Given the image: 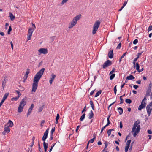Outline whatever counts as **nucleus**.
Returning a JSON list of instances; mask_svg holds the SVG:
<instances>
[{"label": "nucleus", "instance_id": "f257e3e1", "mask_svg": "<svg viewBox=\"0 0 152 152\" xmlns=\"http://www.w3.org/2000/svg\"><path fill=\"white\" fill-rule=\"evenodd\" d=\"M45 70L44 68H42L34 76L32 84V92H35L38 87V83L42 77Z\"/></svg>", "mask_w": 152, "mask_h": 152}, {"label": "nucleus", "instance_id": "f03ea898", "mask_svg": "<svg viewBox=\"0 0 152 152\" xmlns=\"http://www.w3.org/2000/svg\"><path fill=\"white\" fill-rule=\"evenodd\" d=\"M140 122V121L138 120L134 123L131 131L134 137L136 136L140 131V125H139Z\"/></svg>", "mask_w": 152, "mask_h": 152}, {"label": "nucleus", "instance_id": "7ed1b4c3", "mask_svg": "<svg viewBox=\"0 0 152 152\" xmlns=\"http://www.w3.org/2000/svg\"><path fill=\"white\" fill-rule=\"evenodd\" d=\"M81 15L79 14L74 17L72 21L69 24L68 28L71 29L73 28L77 24V21L81 18Z\"/></svg>", "mask_w": 152, "mask_h": 152}, {"label": "nucleus", "instance_id": "20e7f679", "mask_svg": "<svg viewBox=\"0 0 152 152\" xmlns=\"http://www.w3.org/2000/svg\"><path fill=\"white\" fill-rule=\"evenodd\" d=\"M100 25V22L99 20H97L95 22L93 27L92 33L93 34H96Z\"/></svg>", "mask_w": 152, "mask_h": 152}, {"label": "nucleus", "instance_id": "39448f33", "mask_svg": "<svg viewBox=\"0 0 152 152\" xmlns=\"http://www.w3.org/2000/svg\"><path fill=\"white\" fill-rule=\"evenodd\" d=\"M34 30V28H29L28 30V34L27 35L28 40H30L33 32Z\"/></svg>", "mask_w": 152, "mask_h": 152}, {"label": "nucleus", "instance_id": "423d86ee", "mask_svg": "<svg viewBox=\"0 0 152 152\" xmlns=\"http://www.w3.org/2000/svg\"><path fill=\"white\" fill-rule=\"evenodd\" d=\"M112 64L111 61L109 60H108L103 64L102 68L103 69H105L106 67L111 65Z\"/></svg>", "mask_w": 152, "mask_h": 152}, {"label": "nucleus", "instance_id": "0eeeda50", "mask_svg": "<svg viewBox=\"0 0 152 152\" xmlns=\"http://www.w3.org/2000/svg\"><path fill=\"white\" fill-rule=\"evenodd\" d=\"M38 51L40 53V54H45L48 53V49L47 48H40L38 50Z\"/></svg>", "mask_w": 152, "mask_h": 152}, {"label": "nucleus", "instance_id": "6e6552de", "mask_svg": "<svg viewBox=\"0 0 152 152\" xmlns=\"http://www.w3.org/2000/svg\"><path fill=\"white\" fill-rule=\"evenodd\" d=\"M49 129H47L44 133V134L42 138V140L43 141H45L46 139L47 138Z\"/></svg>", "mask_w": 152, "mask_h": 152}, {"label": "nucleus", "instance_id": "1a4fd4ad", "mask_svg": "<svg viewBox=\"0 0 152 152\" xmlns=\"http://www.w3.org/2000/svg\"><path fill=\"white\" fill-rule=\"evenodd\" d=\"M146 110L149 116L150 115L152 111V107L150 106V105H148L146 107Z\"/></svg>", "mask_w": 152, "mask_h": 152}, {"label": "nucleus", "instance_id": "9d476101", "mask_svg": "<svg viewBox=\"0 0 152 152\" xmlns=\"http://www.w3.org/2000/svg\"><path fill=\"white\" fill-rule=\"evenodd\" d=\"M26 103V99L25 98L23 99L20 103L19 105L24 107Z\"/></svg>", "mask_w": 152, "mask_h": 152}, {"label": "nucleus", "instance_id": "9b49d317", "mask_svg": "<svg viewBox=\"0 0 152 152\" xmlns=\"http://www.w3.org/2000/svg\"><path fill=\"white\" fill-rule=\"evenodd\" d=\"M146 106V103H143L141 102V104L139 106L138 108V110H141L145 108Z\"/></svg>", "mask_w": 152, "mask_h": 152}, {"label": "nucleus", "instance_id": "f8f14e48", "mask_svg": "<svg viewBox=\"0 0 152 152\" xmlns=\"http://www.w3.org/2000/svg\"><path fill=\"white\" fill-rule=\"evenodd\" d=\"M34 107V104H31L30 107L28 109L27 114V117H28L31 113L32 110Z\"/></svg>", "mask_w": 152, "mask_h": 152}, {"label": "nucleus", "instance_id": "ddd939ff", "mask_svg": "<svg viewBox=\"0 0 152 152\" xmlns=\"http://www.w3.org/2000/svg\"><path fill=\"white\" fill-rule=\"evenodd\" d=\"M108 56L110 58H112L113 57V50H110L108 53Z\"/></svg>", "mask_w": 152, "mask_h": 152}, {"label": "nucleus", "instance_id": "4468645a", "mask_svg": "<svg viewBox=\"0 0 152 152\" xmlns=\"http://www.w3.org/2000/svg\"><path fill=\"white\" fill-rule=\"evenodd\" d=\"M4 131L8 134L10 132V129L9 127V126H7V125H5L4 126Z\"/></svg>", "mask_w": 152, "mask_h": 152}, {"label": "nucleus", "instance_id": "2eb2a0df", "mask_svg": "<svg viewBox=\"0 0 152 152\" xmlns=\"http://www.w3.org/2000/svg\"><path fill=\"white\" fill-rule=\"evenodd\" d=\"M44 148L45 152H47V149L48 147V145L47 143L45 142V141H44L43 143Z\"/></svg>", "mask_w": 152, "mask_h": 152}, {"label": "nucleus", "instance_id": "dca6fc26", "mask_svg": "<svg viewBox=\"0 0 152 152\" xmlns=\"http://www.w3.org/2000/svg\"><path fill=\"white\" fill-rule=\"evenodd\" d=\"M135 79V77L133 76L132 75H129V76H127L126 78V80L125 81V82L126 83V80H134Z\"/></svg>", "mask_w": 152, "mask_h": 152}, {"label": "nucleus", "instance_id": "f3484780", "mask_svg": "<svg viewBox=\"0 0 152 152\" xmlns=\"http://www.w3.org/2000/svg\"><path fill=\"white\" fill-rule=\"evenodd\" d=\"M5 125H7V126H9V127H12L13 126V123L11 120H9L8 122Z\"/></svg>", "mask_w": 152, "mask_h": 152}, {"label": "nucleus", "instance_id": "a211bd4d", "mask_svg": "<svg viewBox=\"0 0 152 152\" xmlns=\"http://www.w3.org/2000/svg\"><path fill=\"white\" fill-rule=\"evenodd\" d=\"M94 114L92 110H91L88 114V118L89 119H91L94 116Z\"/></svg>", "mask_w": 152, "mask_h": 152}, {"label": "nucleus", "instance_id": "6ab92c4d", "mask_svg": "<svg viewBox=\"0 0 152 152\" xmlns=\"http://www.w3.org/2000/svg\"><path fill=\"white\" fill-rule=\"evenodd\" d=\"M23 107L19 105L18 109V112L19 113L23 111Z\"/></svg>", "mask_w": 152, "mask_h": 152}, {"label": "nucleus", "instance_id": "aec40b11", "mask_svg": "<svg viewBox=\"0 0 152 152\" xmlns=\"http://www.w3.org/2000/svg\"><path fill=\"white\" fill-rule=\"evenodd\" d=\"M9 94V93H5V94H4V95L2 100H3V101H4L7 99Z\"/></svg>", "mask_w": 152, "mask_h": 152}, {"label": "nucleus", "instance_id": "412c9836", "mask_svg": "<svg viewBox=\"0 0 152 152\" xmlns=\"http://www.w3.org/2000/svg\"><path fill=\"white\" fill-rule=\"evenodd\" d=\"M6 83V78H4L2 83V86L3 89L4 88L5 86Z\"/></svg>", "mask_w": 152, "mask_h": 152}, {"label": "nucleus", "instance_id": "4be33fe9", "mask_svg": "<svg viewBox=\"0 0 152 152\" xmlns=\"http://www.w3.org/2000/svg\"><path fill=\"white\" fill-rule=\"evenodd\" d=\"M118 110L119 112L120 115H121L123 112V109L121 107H119L118 108Z\"/></svg>", "mask_w": 152, "mask_h": 152}, {"label": "nucleus", "instance_id": "5701e85b", "mask_svg": "<svg viewBox=\"0 0 152 152\" xmlns=\"http://www.w3.org/2000/svg\"><path fill=\"white\" fill-rule=\"evenodd\" d=\"M151 91V89H150V88H148V89L147 90V91H146V96H148L150 95Z\"/></svg>", "mask_w": 152, "mask_h": 152}, {"label": "nucleus", "instance_id": "b1692460", "mask_svg": "<svg viewBox=\"0 0 152 152\" xmlns=\"http://www.w3.org/2000/svg\"><path fill=\"white\" fill-rule=\"evenodd\" d=\"M10 18L12 21H13L15 18V17L11 13H10Z\"/></svg>", "mask_w": 152, "mask_h": 152}, {"label": "nucleus", "instance_id": "393cba45", "mask_svg": "<svg viewBox=\"0 0 152 152\" xmlns=\"http://www.w3.org/2000/svg\"><path fill=\"white\" fill-rule=\"evenodd\" d=\"M102 92L101 90H99L96 94L94 97H98L100 94Z\"/></svg>", "mask_w": 152, "mask_h": 152}, {"label": "nucleus", "instance_id": "a878e982", "mask_svg": "<svg viewBox=\"0 0 152 152\" xmlns=\"http://www.w3.org/2000/svg\"><path fill=\"white\" fill-rule=\"evenodd\" d=\"M90 104L91 105L92 108L93 110H94V107L93 102L92 100L90 101Z\"/></svg>", "mask_w": 152, "mask_h": 152}, {"label": "nucleus", "instance_id": "bb28decb", "mask_svg": "<svg viewBox=\"0 0 152 152\" xmlns=\"http://www.w3.org/2000/svg\"><path fill=\"white\" fill-rule=\"evenodd\" d=\"M86 114L84 113L80 117V120L81 121H82L85 118Z\"/></svg>", "mask_w": 152, "mask_h": 152}, {"label": "nucleus", "instance_id": "cd10ccee", "mask_svg": "<svg viewBox=\"0 0 152 152\" xmlns=\"http://www.w3.org/2000/svg\"><path fill=\"white\" fill-rule=\"evenodd\" d=\"M56 77V76L54 74H52L51 75V77L50 78V79L52 80L53 81L54 80L55 78Z\"/></svg>", "mask_w": 152, "mask_h": 152}, {"label": "nucleus", "instance_id": "c85d7f7f", "mask_svg": "<svg viewBox=\"0 0 152 152\" xmlns=\"http://www.w3.org/2000/svg\"><path fill=\"white\" fill-rule=\"evenodd\" d=\"M19 98V97L18 96H16V97H13V98H12L11 99V100L12 101H17V100H18V99Z\"/></svg>", "mask_w": 152, "mask_h": 152}, {"label": "nucleus", "instance_id": "c756f323", "mask_svg": "<svg viewBox=\"0 0 152 152\" xmlns=\"http://www.w3.org/2000/svg\"><path fill=\"white\" fill-rule=\"evenodd\" d=\"M126 102L128 104H130L132 103V101L131 99H127L125 100Z\"/></svg>", "mask_w": 152, "mask_h": 152}, {"label": "nucleus", "instance_id": "7c9ffc66", "mask_svg": "<svg viewBox=\"0 0 152 152\" xmlns=\"http://www.w3.org/2000/svg\"><path fill=\"white\" fill-rule=\"evenodd\" d=\"M136 69L137 71H138L139 69V68H140V66H139V64L138 63H137L136 64Z\"/></svg>", "mask_w": 152, "mask_h": 152}, {"label": "nucleus", "instance_id": "2f4dec72", "mask_svg": "<svg viewBox=\"0 0 152 152\" xmlns=\"http://www.w3.org/2000/svg\"><path fill=\"white\" fill-rule=\"evenodd\" d=\"M115 74H112V75H110V80H112L113 79L115 76Z\"/></svg>", "mask_w": 152, "mask_h": 152}, {"label": "nucleus", "instance_id": "473e14b6", "mask_svg": "<svg viewBox=\"0 0 152 152\" xmlns=\"http://www.w3.org/2000/svg\"><path fill=\"white\" fill-rule=\"evenodd\" d=\"M107 124L106 125H105L106 127L107 126L109 125L110 124V121L109 119V118H107Z\"/></svg>", "mask_w": 152, "mask_h": 152}, {"label": "nucleus", "instance_id": "72a5a7b5", "mask_svg": "<svg viewBox=\"0 0 152 152\" xmlns=\"http://www.w3.org/2000/svg\"><path fill=\"white\" fill-rule=\"evenodd\" d=\"M129 147V146L126 145L125 148V152H127Z\"/></svg>", "mask_w": 152, "mask_h": 152}, {"label": "nucleus", "instance_id": "f704fd0d", "mask_svg": "<svg viewBox=\"0 0 152 152\" xmlns=\"http://www.w3.org/2000/svg\"><path fill=\"white\" fill-rule=\"evenodd\" d=\"M43 106H41V107H39V108L38 110L39 112H41L42 111V110H43Z\"/></svg>", "mask_w": 152, "mask_h": 152}, {"label": "nucleus", "instance_id": "c9c22d12", "mask_svg": "<svg viewBox=\"0 0 152 152\" xmlns=\"http://www.w3.org/2000/svg\"><path fill=\"white\" fill-rule=\"evenodd\" d=\"M94 140H95V138H93L92 139H90L88 142V143L89 144V143L90 142L93 143L94 142Z\"/></svg>", "mask_w": 152, "mask_h": 152}, {"label": "nucleus", "instance_id": "e433bc0d", "mask_svg": "<svg viewBox=\"0 0 152 152\" xmlns=\"http://www.w3.org/2000/svg\"><path fill=\"white\" fill-rule=\"evenodd\" d=\"M131 142V140H128L126 142V145H128V146H129Z\"/></svg>", "mask_w": 152, "mask_h": 152}, {"label": "nucleus", "instance_id": "4c0bfd02", "mask_svg": "<svg viewBox=\"0 0 152 152\" xmlns=\"http://www.w3.org/2000/svg\"><path fill=\"white\" fill-rule=\"evenodd\" d=\"M104 144H105V148H104V149H105L107 147L108 145V142L107 141H105L104 142Z\"/></svg>", "mask_w": 152, "mask_h": 152}, {"label": "nucleus", "instance_id": "58836bf2", "mask_svg": "<svg viewBox=\"0 0 152 152\" xmlns=\"http://www.w3.org/2000/svg\"><path fill=\"white\" fill-rule=\"evenodd\" d=\"M116 86H117L116 85L114 87V93H115V95L116 94V92H117V89H116Z\"/></svg>", "mask_w": 152, "mask_h": 152}, {"label": "nucleus", "instance_id": "ea45409f", "mask_svg": "<svg viewBox=\"0 0 152 152\" xmlns=\"http://www.w3.org/2000/svg\"><path fill=\"white\" fill-rule=\"evenodd\" d=\"M152 30V26L150 25L148 28V31L149 32Z\"/></svg>", "mask_w": 152, "mask_h": 152}, {"label": "nucleus", "instance_id": "a19ab883", "mask_svg": "<svg viewBox=\"0 0 152 152\" xmlns=\"http://www.w3.org/2000/svg\"><path fill=\"white\" fill-rule=\"evenodd\" d=\"M120 104H122V103H123L124 100L122 98V96H120Z\"/></svg>", "mask_w": 152, "mask_h": 152}, {"label": "nucleus", "instance_id": "79ce46f5", "mask_svg": "<svg viewBox=\"0 0 152 152\" xmlns=\"http://www.w3.org/2000/svg\"><path fill=\"white\" fill-rule=\"evenodd\" d=\"M138 42V40L137 39H135L133 42V43L134 44H136Z\"/></svg>", "mask_w": 152, "mask_h": 152}, {"label": "nucleus", "instance_id": "37998d69", "mask_svg": "<svg viewBox=\"0 0 152 152\" xmlns=\"http://www.w3.org/2000/svg\"><path fill=\"white\" fill-rule=\"evenodd\" d=\"M16 93H17V94H18V96H19V97H20V96H21V93H20V92L19 91H16Z\"/></svg>", "mask_w": 152, "mask_h": 152}, {"label": "nucleus", "instance_id": "c03bdc74", "mask_svg": "<svg viewBox=\"0 0 152 152\" xmlns=\"http://www.w3.org/2000/svg\"><path fill=\"white\" fill-rule=\"evenodd\" d=\"M121 45V43H120L118 45V46L117 47V49H120Z\"/></svg>", "mask_w": 152, "mask_h": 152}, {"label": "nucleus", "instance_id": "a18cd8bd", "mask_svg": "<svg viewBox=\"0 0 152 152\" xmlns=\"http://www.w3.org/2000/svg\"><path fill=\"white\" fill-rule=\"evenodd\" d=\"M29 72H29V69H27V71H26V74H25L26 75H28V74L29 73Z\"/></svg>", "mask_w": 152, "mask_h": 152}, {"label": "nucleus", "instance_id": "49530a36", "mask_svg": "<svg viewBox=\"0 0 152 152\" xmlns=\"http://www.w3.org/2000/svg\"><path fill=\"white\" fill-rule=\"evenodd\" d=\"M59 118V114L58 113L57 114L56 117V120H58Z\"/></svg>", "mask_w": 152, "mask_h": 152}, {"label": "nucleus", "instance_id": "de8ad7c7", "mask_svg": "<svg viewBox=\"0 0 152 152\" xmlns=\"http://www.w3.org/2000/svg\"><path fill=\"white\" fill-rule=\"evenodd\" d=\"M142 52L141 53H138L137 54V57L138 58H139L140 56L142 54Z\"/></svg>", "mask_w": 152, "mask_h": 152}, {"label": "nucleus", "instance_id": "09e8293b", "mask_svg": "<svg viewBox=\"0 0 152 152\" xmlns=\"http://www.w3.org/2000/svg\"><path fill=\"white\" fill-rule=\"evenodd\" d=\"M146 96H145L144 99H142V102H143V103H145V101L147 100L146 98Z\"/></svg>", "mask_w": 152, "mask_h": 152}, {"label": "nucleus", "instance_id": "8fccbe9b", "mask_svg": "<svg viewBox=\"0 0 152 152\" xmlns=\"http://www.w3.org/2000/svg\"><path fill=\"white\" fill-rule=\"evenodd\" d=\"M68 0H63L61 3L62 4L66 3Z\"/></svg>", "mask_w": 152, "mask_h": 152}, {"label": "nucleus", "instance_id": "3c124183", "mask_svg": "<svg viewBox=\"0 0 152 152\" xmlns=\"http://www.w3.org/2000/svg\"><path fill=\"white\" fill-rule=\"evenodd\" d=\"M86 105H85V106L84 107L83 110L82 111V113H83V112H84L86 111Z\"/></svg>", "mask_w": 152, "mask_h": 152}, {"label": "nucleus", "instance_id": "603ef678", "mask_svg": "<svg viewBox=\"0 0 152 152\" xmlns=\"http://www.w3.org/2000/svg\"><path fill=\"white\" fill-rule=\"evenodd\" d=\"M107 133L108 134V136H109L111 134V132L110 131V130H108L107 131Z\"/></svg>", "mask_w": 152, "mask_h": 152}, {"label": "nucleus", "instance_id": "864d4df0", "mask_svg": "<svg viewBox=\"0 0 152 152\" xmlns=\"http://www.w3.org/2000/svg\"><path fill=\"white\" fill-rule=\"evenodd\" d=\"M127 1H124V3H123V6H124H124H125L126 5V4L127 3Z\"/></svg>", "mask_w": 152, "mask_h": 152}, {"label": "nucleus", "instance_id": "5fc2aeb1", "mask_svg": "<svg viewBox=\"0 0 152 152\" xmlns=\"http://www.w3.org/2000/svg\"><path fill=\"white\" fill-rule=\"evenodd\" d=\"M55 128L54 127L52 128V129L51 130V134H53V133L55 131Z\"/></svg>", "mask_w": 152, "mask_h": 152}, {"label": "nucleus", "instance_id": "6e6d98bb", "mask_svg": "<svg viewBox=\"0 0 152 152\" xmlns=\"http://www.w3.org/2000/svg\"><path fill=\"white\" fill-rule=\"evenodd\" d=\"M106 127V126H104L102 128L101 131V133H102V132L103 130Z\"/></svg>", "mask_w": 152, "mask_h": 152}, {"label": "nucleus", "instance_id": "4d7b16f0", "mask_svg": "<svg viewBox=\"0 0 152 152\" xmlns=\"http://www.w3.org/2000/svg\"><path fill=\"white\" fill-rule=\"evenodd\" d=\"M127 53V52H126L125 53H124L123 55L121 56V58H123L124 56L126 55V54Z\"/></svg>", "mask_w": 152, "mask_h": 152}, {"label": "nucleus", "instance_id": "13d9d810", "mask_svg": "<svg viewBox=\"0 0 152 152\" xmlns=\"http://www.w3.org/2000/svg\"><path fill=\"white\" fill-rule=\"evenodd\" d=\"M28 77V75H26L25 74L24 75V77L23 78V79H25V80H26Z\"/></svg>", "mask_w": 152, "mask_h": 152}, {"label": "nucleus", "instance_id": "bf43d9fd", "mask_svg": "<svg viewBox=\"0 0 152 152\" xmlns=\"http://www.w3.org/2000/svg\"><path fill=\"white\" fill-rule=\"evenodd\" d=\"M80 126H77V128H76V132H77V133H78V130L79 129V128H80Z\"/></svg>", "mask_w": 152, "mask_h": 152}, {"label": "nucleus", "instance_id": "052dcab7", "mask_svg": "<svg viewBox=\"0 0 152 152\" xmlns=\"http://www.w3.org/2000/svg\"><path fill=\"white\" fill-rule=\"evenodd\" d=\"M148 133L149 134H152V131L150 129L148 130Z\"/></svg>", "mask_w": 152, "mask_h": 152}, {"label": "nucleus", "instance_id": "680f3d73", "mask_svg": "<svg viewBox=\"0 0 152 152\" xmlns=\"http://www.w3.org/2000/svg\"><path fill=\"white\" fill-rule=\"evenodd\" d=\"M122 127H123V125L122 124V122L121 121L120 122V128L121 129V128H122Z\"/></svg>", "mask_w": 152, "mask_h": 152}, {"label": "nucleus", "instance_id": "e2e57ef3", "mask_svg": "<svg viewBox=\"0 0 152 152\" xmlns=\"http://www.w3.org/2000/svg\"><path fill=\"white\" fill-rule=\"evenodd\" d=\"M115 68L113 69L110 72V74H112V73L114 72H115Z\"/></svg>", "mask_w": 152, "mask_h": 152}, {"label": "nucleus", "instance_id": "0e129e2a", "mask_svg": "<svg viewBox=\"0 0 152 152\" xmlns=\"http://www.w3.org/2000/svg\"><path fill=\"white\" fill-rule=\"evenodd\" d=\"M133 87L136 89L139 87L138 86L135 85H134Z\"/></svg>", "mask_w": 152, "mask_h": 152}, {"label": "nucleus", "instance_id": "69168bd1", "mask_svg": "<svg viewBox=\"0 0 152 152\" xmlns=\"http://www.w3.org/2000/svg\"><path fill=\"white\" fill-rule=\"evenodd\" d=\"M94 91H95L94 90H93L90 92V95H92L93 94L94 92Z\"/></svg>", "mask_w": 152, "mask_h": 152}, {"label": "nucleus", "instance_id": "338daca9", "mask_svg": "<svg viewBox=\"0 0 152 152\" xmlns=\"http://www.w3.org/2000/svg\"><path fill=\"white\" fill-rule=\"evenodd\" d=\"M4 102V101H3V100H1V102L0 103V107H1V105H2Z\"/></svg>", "mask_w": 152, "mask_h": 152}, {"label": "nucleus", "instance_id": "774afa93", "mask_svg": "<svg viewBox=\"0 0 152 152\" xmlns=\"http://www.w3.org/2000/svg\"><path fill=\"white\" fill-rule=\"evenodd\" d=\"M0 34L2 36H4V34L3 32L0 31Z\"/></svg>", "mask_w": 152, "mask_h": 152}]
</instances>
